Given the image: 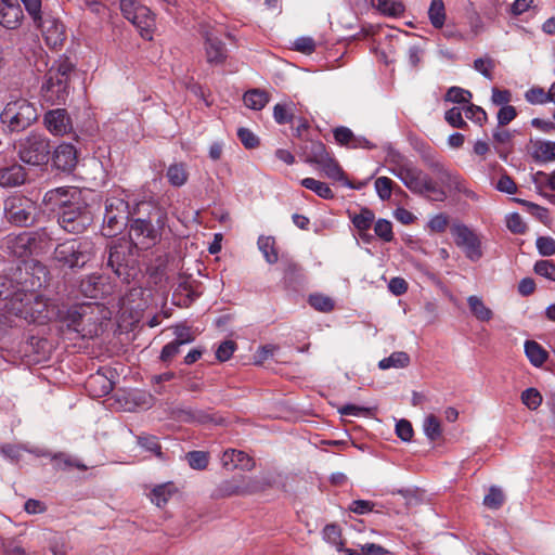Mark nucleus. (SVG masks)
Wrapping results in <instances>:
<instances>
[{
    "label": "nucleus",
    "instance_id": "50",
    "mask_svg": "<svg viewBox=\"0 0 555 555\" xmlns=\"http://www.w3.org/2000/svg\"><path fill=\"white\" fill-rule=\"evenodd\" d=\"M535 274L555 282V263L551 260H539L533 267Z\"/></svg>",
    "mask_w": 555,
    "mask_h": 555
},
{
    "label": "nucleus",
    "instance_id": "52",
    "mask_svg": "<svg viewBox=\"0 0 555 555\" xmlns=\"http://www.w3.org/2000/svg\"><path fill=\"white\" fill-rule=\"evenodd\" d=\"M522 403L530 410L538 409L542 403V396L534 388H528L521 393Z\"/></svg>",
    "mask_w": 555,
    "mask_h": 555
},
{
    "label": "nucleus",
    "instance_id": "37",
    "mask_svg": "<svg viewBox=\"0 0 555 555\" xmlns=\"http://www.w3.org/2000/svg\"><path fill=\"white\" fill-rule=\"evenodd\" d=\"M243 478L244 495H250L257 492L264 491L271 486L268 478L264 477H245Z\"/></svg>",
    "mask_w": 555,
    "mask_h": 555
},
{
    "label": "nucleus",
    "instance_id": "39",
    "mask_svg": "<svg viewBox=\"0 0 555 555\" xmlns=\"http://www.w3.org/2000/svg\"><path fill=\"white\" fill-rule=\"evenodd\" d=\"M410 363V357L403 351L392 352L389 357L384 358L379 361L378 366L382 370H388L390 367H405Z\"/></svg>",
    "mask_w": 555,
    "mask_h": 555
},
{
    "label": "nucleus",
    "instance_id": "38",
    "mask_svg": "<svg viewBox=\"0 0 555 555\" xmlns=\"http://www.w3.org/2000/svg\"><path fill=\"white\" fill-rule=\"evenodd\" d=\"M334 138L337 143L347 147L358 149L360 146V139L353 132L344 126L337 127L333 131Z\"/></svg>",
    "mask_w": 555,
    "mask_h": 555
},
{
    "label": "nucleus",
    "instance_id": "47",
    "mask_svg": "<svg viewBox=\"0 0 555 555\" xmlns=\"http://www.w3.org/2000/svg\"><path fill=\"white\" fill-rule=\"evenodd\" d=\"M18 2H23L27 13L33 18L34 23L38 26H42V15H41V0H18Z\"/></svg>",
    "mask_w": 555,
    "mask_h": 555
},
{
    "label": "nucleus",
    "instance_id": "32",
    "mask_svg": "<svg viewBox=\"0 0 555 555\" xmlns=\"http://www.w3.org/2000/svg\"><path fill=\"white\" fill-rule=\"evenodd\" d=\"M177 492V488L172 482H166L159 486H156L152 493L151 500L158 507L165 505L172 494Z\"/></svg>",
    "mask_w": 555,
    "mask_h": 555
},
{
    "label": "nucleus",
    "instance_id": "8",
    "mask_svg": "<svg viewBox=\"0 0 555 555\" xmlns=\"http://www.w3.org/2000/svg\"><path fill=\"white\" fill-rule=\"evenodd\" d=\"M421 153L427 168L437 177L440 183L438 188H442L446 193L447 190L456 191L464 193L467 197L476 198V194L466 188L461 176L441 163L431 147L424 145Z\"/></svg>",
    "mask_w": 555,
    "mask_h": 555
},
{
    "label": "nucleus",
    "instance_id": "53",
    "mask_svg": "<svg viewBox=\"0 0 555 555\" xmlns=\"http://www.w3.org/2000/svg\"><path fill=\"white\" fill-rule=\"evenodd\" d=\"M375 234L385 242L393 240L392 224L386 219H378L374 225Z\"/></svg>",
    "mask_w": 555,
    "mask_h": 555
},
{
    "label": "nucleus",
    "instance_id": "36",
    "mask_svg": "<svg viewBox=\"0 0 555 555\" xmlns=\"http://www.w3.org/2000/svg\"><path fill=\"white\" fill-rule=\"evenodd\" d=\"M218 494L220 496L244 495L243 478H232L224 480L218 486Z\"/></svg>",
    "mask_w": 555,
    "mask_h": 555
},
{
    "label": "nucleus",
    "instance_id": "54",
    "mask_svg": "<svg viewBox=\"0 0 555 555\" xmlns=\"http://www.w3.org/2000/svg\"><path fill=\"white\" fill-rule=\"evenodd\" d=\"M535 246L541 256L550 257L555 255V240L551 236H539Z\"/></svg>",
    "mask_w": 555,
    "mask_h": 555
},
{
    "label": "nucleus",
    "instance_id": "26",
    "mask_svg": "<svg viewBox=\"0 0 555 555\" xmlns=\"http://www.w3.org/2000/svg\"><path fill=\"white\" fill-rule=\"evenodd\" d=\"M86 386L93 397H103L108 395L113 389L112 380L100 372L91 375Z\"/></svg>",
    "mask_w": 555,
    "mask_h": 555
},
{
    "label": "nucleus",
    "instance_id": "44",
    "mask_svg": "<svg viewBox=\"0 0 555 555\" xmlns=\"http://www.w3.org/2000/svg\"><path fill=\"white\" fill-rule=\"evenodd\" d=\"M424 433L431 440L435 441L441 437V425L438 417L430 414L424 421Z\"/></svg>",
    "mask_w": 555,
    "mask_h": 555
},
{
    "label": "nucleus",
    "instance_id": "2",
    "mask_svg": "<svg viewBox=\"0 0 555 555\" xmlns=\"http://www.w3.org/2000/svg\"><path fill=\"white\" fill-rule=\"evenodd\" d=\"M78 192L74 188H57L46 193L44 202L60 208L57 222L68 233H82L91 223L92 215L79 202H74Z\"/></svg>",
    "mask_w": 555,
    "mask_h": 555
},
{
    "label": "nucleus",
    "instance_id": "40",
    "mask_svg": "<svg viewBox=\"0 0 555 555\" xmlns=\"http://www.w3.org/2000/svg\"><path fill=\"white\" fill-rule=\"evenodd\" d=\"M301 185L322 198L328 199L334 197V193L331 188L322 181L315 180L313 178H305L301 180Z\"/></svg>",
    "mask_w": 555,
    "mask_h": 555
},
{
    "label": "nucleus",
    "instance_id": "20",
    "mask_svg": "<svg viewBox=\"0 0 555 555\" xmlns=\"http://www.w3.org/2000/svg\"><path fill=\"white\" fill-rule=\"evenodd\" d=\"M52 162L59 170L69 172L77 165V151L72 144H60L53 153Z\"/></svg>",
    "mask_w": 555,
    "mask_h": 555
},
{
    "label": "nucleus",
    "instance_id": "34",
    "mask_svg": "<svg viewBox=\"0 0 555 555\" xmlns=\"http://www.w3.org/2000/svg\"><path fill=\"white\" fill-rule=\"evenodd\" d=\"M13 284L10 279L9 272L4 275H0V299L9 300L11 304V307L9 308L11 312H22L18 301L12 300L13 295Z\"/></svg>",
    "mask_w": 555,
    "mask_h": 555
},
{
    "label": "nucleus",
    "instance_id": "63",
    "mask_svg": "<svg viewBox=\"0 0 555 555\" xmlns=\"http://www.w3.org/2000/svg\"><path fill=\"white\" fill-rule=\"evenodd\" d=\"M273 116L278 124L283 125L292 121L293 113L289 106L276 104L273 108Z\"/></svg>",
    "mask_w": 555,
    "mask_h": 555
},
{
    "label": "nucleus",
    "instance_id": "45",
    "mask_svg": "<svg viewBox=\"0 0 555 555\" xmlns=\"http://www.w3.org/2000/svg\"><path fill=\"white\" fill-rule=\"evenodd\" d=\"M505 501L504 493L500 488L491 487L489 489L488 494L483 498V504L488 508L498 509L500 508Z\"/></svg>",
    "mask_w": 555,
    "mask_h": 555
},
{
    "label": "nucleus",
    "instance_id": "4",
    "mask_svg": "<svg viewBox=\"0 0 555 555\" xmlns=\"http://www.w3.org/2000/svg\"><path fill=\"white\" fill-rule=\"evenodd\" d=\"M390 172L416 195L438 202H443L447 198L443 189L438 188L437 182L410 162L396 163L390 168Z\"/></svg>",
    "mask_w": 555,
    "mask_h": 555
},
{
    "label": "nucleus",
    "instance_id": "58",
    "mask_svg": "<svg viewBox=\"0 0 555 555\" xmlns=\"http://www.w3.org/2000/svg\"><path fill=\"white\" fill-rule=\"evenodd\" d=\"M470 98L469 91L459 87H451L446 94V100L453 103H468Z\"/></svg>",
    "mask_w": 555,
    "mask_h": 555
},
{
    "label": "nucleus",
    "instance_id": "46",
    "mask_svg": "<svg viewBox=\"0 0 555 555\" xmlns=\"http://www.w3.org/2000/svg\"><path fill=\"white\" fill-rule=\"evenodd\" d=\"M283 273H284V275H283L284 283L287 286H292L298 280V276L300 273V267L298 263H296L292 260H286L283 262Z\"/></svg>",
    "mask_w": 555,
    "mask_h": 555
},
{
    "label": "nucleus",
    "instance_id": "18",
    "mask_svg": "<svg viewBox=\"0 0 555 555\" xmlns=\"http://www.w3.org/2000/svg\"><path fill=\"white\" fill-rule=\"evenodd\" d=\"M44 125L54 135H64L72 130L70 118L64 108H56L46 113Z\"/></svg>",
    "mask_w": 555,
    "mask_h": 555
},
{
    "label": "nucleus",
    "instance_id": "35",
    "mask_svg": "<svg viewBox=\"0 0 555 555\" xmlns=\"http://www.w3.org/2000/svg\"><path fill=\"white\" fill-rule=\"evenodd\" d=\"M243 99L245 105L255 111L263 108L269 101L268 93L259 89L247 91Z\"/></svg>",
    "mask_w": 555,
    "mask_h": 555
},
{
    "label": "nucleus",
    "instance_id": "29",
    "mask_svg": "<svg viewBox=\"0 0 555 555\" xmlns=\"http://www.w3.org/2000/svg\"><path fill=\"white\" fill-rule=\"evenodd\" d=\"M257 245L268 263L272 264L278 262L279 254L275 246V238L273 236H259Z\"/></svg>",
    "mask_w": 555,
    "mask_h": 555
},
{
    "label": "nucleus",
    "instance_id": "16",
    "mask_svg": "<svg viewBox=\"0 0 555 555\" xmlns=\"http://www.w3.org/2000/svg\"><path fill=\"white\" fill-rule=\"evenodd\" d=\"M168 254L157 256L147 267L149 283L159 289H165L169 284Z\"/></svg>",
    "mask_w": 555,
    "mask_h": 555
},
{
    "label": "nucleus",
    "instance_id": "7",
    "mask_svg": "<svg viewBox=\"0 0 555 555\" xmlns=\"http://www.w3.org/2000/svg\"><path fill=\"white\" fill-rule=\"evenodd\" d=\"M94 255V244L88 238L67 240L55 246L52 259L63 268H82Z\"/></svg>",
    "mask_w": 555,
    "mask_h": 555
},
{
    "label": "nucleus",
    "instance_id": "55",
    "mask_svg": "<svg viewBox=\"0 0 555 555\" xmlns=\"http://www.w3.org/2000/svg\"><path fill=\"white\" fill-rule=\"evenodd\" d=\"M393 182L387 177H379L375 180V189L380 199L386 201L391 196Z\"/></svg>",
    "mask_w": 555,
    "mask_h": 555
},
{
    "label": "nucleus",
    "instance_id": "24",
    "mask_svg": "<svg viewBox=\"0 0 555 555\" xmlns=\"http://www.w3.org/2000/svg\"><path fill=\"white\" fill-rule=\"evenodd\" d=\"M26 180V172L22 165L14 163L0 167V186L13 188L23 184Z\"/></svg>",
    "mask_w": 555,
    "mask_h": 555
},
{
    "label": "nucleus",
    "instance_id": "56",
    "mask_svg": "<svg viewBox=\"0 0 555 555\" xmlns=\"http://www.w3.org/2000/svg\"><path fill=\"white\" fill-rule=\"evenodd\" d=\"M463 111L467 119H470L480 126L487 121V114L480 106L469 104L465 106Z\"/></svg>",
    "mask_w": 555,
    "mask_h": 555
},
{
    "label": "nucleus",
    "instance_id": "48",
    "mask_svg": "<svg viewBox=\"0 0 555 555\" xmlns=\"http://www.w3.org/2000/svg\"><path fill=\"white\" fill-rule=\"evenodd\" d=\"M138 443L146 451L155 454L157 457H159V459L163 457L162 447L158 442V439L155 436H151V435L139 436Z\"/></svg>",
    "mask_w": 555,
    "mask_h": 555
},
{
    "label": "nucleus",
    "instance_id": "14",
    "mask_svg": "<svg viewBox=\"0 0 555 555\" xmlns=\"http://www.w3.org/2000/svg\"><path fill=\"white\" fill-rule=\"evenodd\" d=\"M129 218L128 203L120 197L111 196L105 201L104 230L106 236H114L126 225Z\"/></svg>",
    "mask_w": 555,
    "mask_h": 555
},
{
    "label": "nucleus",
    "instance_id": "62",
    "mask_svg": "<svg viewBox=\"0 0 555 555\" xmlns=\"http://www.w3.org/2000/svg\"><path fill=\"white\" fill-rule=\"evenodd\" d=\"M507 229L515 234H524L527 230V225L522 218L518 214H512L506 220Z\"/></svg>",
    "mask_w": 555,
    "mask_h": 555
},
{
    "label": "nucleus",
    "instance_id": "33",
    "mask_svg": "<svg viewBox=\"0 0 555 555\" xmlns=\"http://www.w3.org/2000/svg\"><path fill=\"white\" fill-rule=\"evenodd\" d=\"M167 179L173 186H182L189 178L186 167L183 163L172 164L167 169Z\"/></svg>",
    "mask_w": 555,
    "mask_h": 555
},
{
    "label": "nucleus",
    "instance_id": "57",
    "mask_svg": "<svg viewBox=\"0 0 555 555\" xmlns=\"http://www.w3.org/2000/svg\"><path fill=\"white\" fill-rule=\"evenodd\" d=\"M444 119L454 128L464 129L467 127V122L464 120L462 111L459 107H452L447 111L444 114Z\"/></svg>",
    "mask_w": 555,
    "mask_h": 555
},
{
    "label": "nucleus",
    "instance_id": "43",
    "mask_svg": "<svg viewBox=\"0 0 555 555\" xmlns=\"http://www.w3.org/2000/svg\"><path fill=\"white\" fill-rule=\"evenodd\" d=\"M0 547L5 555H27V551L22 546L20 540L15 538L0 537Z\"/></svg>",
    "mask_w": 555,
    "mask_h": 555
},
{
    "label": "nucleus",
    "instance_id": "1",
    "mask_svg": "<svg viewBox=\"0 0 555 555\" xmlns=\"http://www.w3.org/2000/svg\"><path fill=\"white\" fill-rule=\"evenodd\" d=\"M8 272L14 291L12 300L18 301L22 312H43L56 308L53 300L38 292L50 279V272L42 262L36 259L21 261L10 267Z\"/></svg>",
    "mask_w": 555,
    "mask_h": 555
},
{
    "label": "nucleus",
    "instance_id": "22",
    "mask_svg": "<svg viewBox=\"0 0 555 555\" xmlns=\"http://www.w3.org/2000/svg\"><path fill=\"white\" fill-rule=\"evenodd\" d=\"M222 465L228 470L240 468L242 470L250 472L255 467V461L244 451L234 449L227 450L222 455Z\"/></svg>",
    "mask_w": 555,
    "mask_h": 555
},
{
    "label": "nucleus",
    "instance_id": "13",
    "mask_svg": "<svg viewBox=\"0 0 555 555\" xmlns=\"http://www.w3.org/2000/svg\"><path fill=\"white\" fill-rule=\"evenodd\" d=\"M50 152L49 140L39 133H29L18 143L21 160L33 166L47 164L50 158Z\"/></svg>",
    "mask_w": 555,
    "mask_h": 555
},
{
    "label": "nucleus",
    "instance_id": "15",
    "mask_svg": "<svg viewBox=\"0 0 555 555\" xmlns=\"http://www.w3.org/2000/svg\"><path fill=\"white\" fill-rule=\"evenodd\" d=\"M455 244L461 247L466 257L477 261L482 257L481 242L478 235L464 224H454L451 229Z\"/></svg>",
    "mask_w": 555,
    "mask_h": 555
},
{
    "label": "nucleus",
    "instance_id": "11",
    "mask_svg": "<svg viewBox=\"0 0 555 555\" xmlns=\"http://www.w3.org/2000/svg\"><path fill=\"white\" fill-rule=\"evenodd\" d=\"M37 215L36 202L26 196L12 195L4 201V217L12 224L20 227L33 225Z\"/></svg>",
    "mask_w": 555,
    "mask_h": 555
},
{
    "label": "nucleus",
    "instance_id": "59",
    "mask_svg": "<svg viewBox=\"0 0 555 555\" xmlns=\"http://www.w3.org/2000/svg\"><path fill=\"white\" fill-rule=\"evenodd\" d=\"M537 157L544 162H551L555 159V142L545 141L540 142L537 145Z\"/></svg>",
    "mask_w": 555,
    "mask_h": 555
},
{
    "label": "nucleus",
    "instance_id": "30",
    "mask_svg": "<svg viewBox=\"0 0 555 555\" xmlns=\"http://www.w3.org/2000/svg\"><path fill=\"white\" fill-rule=\"evenodd\" d=\"M446 7L443 0H431L429 9H428V18L430 24L440 29L444 25L446 22Z\"/></svg>",
    "mask_w": 555,
    "mask_h": 555
},
{
    "label": "nucleus",
    "instance_id": "49",
    "mask_svg": "<svg viewBox=\"0 0 555 555\" xmlns=\"http://www.w3.org/2000/svg\"><path fill=\"white\" fill-rule=\"evenodd\" d=\"M82 321V314H62L61 323L66 325L67 331L81 334L83 337L86 333L83 328H80Z\"/></svg>",
    "mask_w": 555,
    "mask_h": 555
},
{
    "label": "nucleus",
    "instance_id": "21",
    "mask_svg": "<svg viewBox=\"0 0 555 555\" xmlns=\"http://www.w3.org/2000/svg\"><path fill=\"white\" fill-rule=\"evenodd\" d=\"M127 20L140 30V34L144 39H152L155 18L147 7L142 5L141 8H137V11Z\"/></svg>",
    "mask_w": 555,
    "mask_h": 555
},
{
    "label": "nucleus",
    "instance_id": "10",
    "mask_svg": "<svg viewBox=\"0 0 555 555\" xmlns=\"http://www.w3.org/2000/svg\"><path fill=\"white\" fill-rule=\"evenodd\" d=\"M300 151L305 162L318 166L324 176L336 181L343 180L341 168L322 142L307 141L300 146Z\"/></svg>",
    "mask_w": 555,
    "mask_h": 555
},
{
    "label": "nucleus",
    "instance_id": "6",
    "mask_svg": "<svg viewBox=\"0 0 555 555\" xmlns=\"http://www.w3.org/2000/svg\"><path fill=\"white\" fill-rule=\"evenodd\" d=\"M106 266L121 282L129 284L140 273L138 249L130 242L119 240L109 246Z\"/></svg>",
    "mask_w": 555,
    "mask_h": 555
},
{
    "label": "nucleus",
    "instance_id": "41",
    "mask_svg": "<svg viewBox=\"0 0 555 555\" xmlns=\"http://www.w3.org/2000/svg\"><path fill=\"white\" fill-rule=\"evenodd\" d=\"M351 221L357 230L363 232L371 228L374 221V214L369 208H362L360 214L351 217Z\"/></svg>",
    "mask_w": 555,
    "mask_h": 555
},
{
    "label": "nucleus",
    "instance_id": "27",
    "mask_svg": "<svg viewBox=\"0 0 555 555\" xmlns=\"http://www.w3.org/2000/svg\"><path fill=\"white\" fill-rule=\"evenodd\" d=\"M492 137L496 153L501 158L506 159L507 155L512 152L513 133L498 126Z\"/></svg>",
    "mask_w": 555,
    "mask_h": 555
},
{
    "label": "nucleus",
    "instance_id": "51",
    "mask_svg": "<svg viewBox=\"0 0 555 555\" xmlns=\"http://www.w3.org/2000/svg\"><path fill=\"white\" fill-rule=\"evenodd\" d=\"M189 465L194 469H205L208 465V453L204 451H191L186 453Z\"/></svg>",
    "mask_w": 555,
    "mask_h": 555
},
{
    "label": "nucleus",
    "instance_id": "12",
    "mask_svg": "<svg viewBox=\"0 0 555 555\" xmlns=\"http://www.w3.org/2000/svg\"><path fill=\"white\" fill-rule=\"evenodd\" d=\"M79 292L90 300L76 304L73 312H104L106 307L98 299L103 296L106 289L105 279L102 275L91 274L80 281ZM67 312H72L68 310Z\"/></svg>",
    "mask_w": 555,
    "mask_h": 555
},
{
    "label": "nucleus",
    "instance_id": "17",
    "mask_svg": "<svg viewBox=\"0 0 555 555\" xmlns=\"http://www.w3.org/2000/svg\"><path fill=\"white\" fill-rule=\"evenodd\" d=\"M24 14L18 0H0V25L8 29L17 28Z\"/></svg>",
    "mask_w": 555,
    "mask_h": 555
},
{
    "label": "nucleus",
    "instance_id": "64",
    "mask_svg": "<svg viewBox=\"0 0 555 555\" xmlns=\"http://www.w3.org/2000/svg\"><path fill=\"white\" fill-rule=\"evenodd\" d=\"M517 116V111L512 105L502 106L498 112V126L503 127L514 120Z\"/></svg>",
    "mask_w": 555,
    "mask_h": 555
},
{
    "label": "nucleus",
    "instance_id": "42",
    "mask_svg": "<svg viewBox=\"0 0 555 555\" xmlns=\"http://www.w3.org/2000/svg\"><path fill=\"white\" fill-rule=\"evenodd\" d=\"M309 304L314 310L328 312L336 308L335 301L325 295L313 294L309 296Z\"/></svg>",
    "mask_w": 555,
    "mask_h": 555
},
{
    "label": "nucleus",
    "instance_id": "25",
    "mask_svg": "<svg viewBox=\"0 0 555 555\" xmlns=\"http://www.w3.org/2000/svg\"><path fill=\"white\" fill-rule=\"evenodd\" d=\"M29 235L35 255H41L48 251L51 243L55 240L54 232L49 227L31 231Z\"/></svg>",
    "mask_w": 555,
    "mask_h": 555
},
{
    "label": "nucleus",
    "instance_id": "19",
    "mask_svg": "<svg viewBox=\"0 0 555 555\" xmlns=\"http://www.w3.org/2000/svg\"><path fill=\"white\" fill-rule=\"evenodd\" d=\"M205 38V51L207 62L211 65H220L227 59L224 43L210 30H203Z\"/></svg>",
    "mask_w": 555,
    "mask_h": 555
},
{
    "label": "nucleus",
    "instance_id": "60",
    "mask_svg": "<svg viewBox=\"0 0 555 555\" xmlns=\"http://www.w3.org/2000/svg\"><path fill=\"white\" fill-rule=\"evenodd\" d=\"M175 341L180 345L192 343L195 339V332L182 324L175 326Z\"/></svg>",
    "mask_w": 555,
    "mask_h": 555
},
{
    "label": "nucleus",
    "instance_id": "5",
    "mask_svg": "<svg viewBox=\"0 0 555 555\" xmlns=\"http://www.w3.org/2000/svg\"><path fill=\"white\" fill-rule=\"evenodd\" d=\"M167 214L158 208L153 207L147 218L134 219L129 229L130 243L138 249L149 248L155 245L162 238V231L165 228Z\"/></svg>",
    "mask_w": 555,
    "mask_h": 555
},
{
    "label": "nucleus",
    "instance_id": "23",
    "mask_svg": "<svg viewBox=\"0 0 555 555\" xmlns=\"http://www.w3.org/2000/svg\"><path fill=\"white\" fill-rule=\"evenodd\" d=\"M5 247L13 255L18 258L28 255H35L31 246L29 232H23L17 235H9L5 238Z\"/></svg>",
    "mask_w": 555,
    "mask_h": 555
},
{
    "label": "nucleus",
    "instance_id": "31",
    "mask_svg": "<svg viewBox=\"0 0 555 555\" xmlns=\"http://www.w3.org/2000/svg\"><path fill=\"white\" fill-rule=\"evenodd\" d=\"M525 352L534 366H541L547 359V352L534 340H527Z\"/></svg>",
    "mask_w": 555,
    "mask_h": 555
},
{
    "label": "nucleus",
    "instance_id": "9",
    "mask_svg": "<svg viewBox=\"0 0 555 555\" xmlns=\"http://www.w3.org/2000/svg\"><path fill=\"white\" fill-rule=\"evenodd\" d=\"M38 118L37 109L26 99H16L8 102L0 114L1 122L11 132L23 131Z\"/></svg>",
    "mask_w": 555,
    "mask_h": 555
},
{
    "label": "nucleus",
    "instance_id": "3",
    "mask_svg": "<svg viewBox=\"0 0 555 555\" xmlns=\"http://www.w3.org/2000/svg\"><path fill=\"white\" fill-rule=\"evenodd\" d=\"M74 75L75 65L67 57L56 60L46 73L41 87L44 102L51 105L65 104L73 90Z\"/></svg>",
    "mask_w": 555,
    "mask_h": 555
},
{
    "label": "nucleus",
    "instance_id": "61",
    "mask_svg": "<svg viewBox=\"0 0 555 555\" xmlns=\"http://www.w3.org/2000/svg\"><path fill=\"white\" fill-rule=\"evenodd\" d=\"M474 68L482 74L486 78L492 79V69L494 68V62L490 57H480L475 60Z\"/></svg>",
    "mask_w": 555,
    "mask_h": 555
},
{
    "label": "nucleus",
    "instance_id": "28",
    "mask_svg": "<svg viewBox=\"0 0 555 555\" xmlns=\"http://www.w3.org/2000/svg\"><path fill=\"white\" fill-rule=\"evenodd\" d=\"M372 5L386 16L397 17L404 12L403 3L398 0H372Z\"/></svg>",
    "mask_w": 555,
    "mask_h": 555
}]
</instances>
